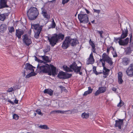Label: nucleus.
I'll return each mask as SVG.
<instances>
[{
    "instance_id": "f257e3e1",
    "label": "nucleus",
    "mask_w": 133,
    "mask_h": 133,
    "mask_svg": "<svg viewBox=\"0 0 133 133\" xmlns=\"http://www.w3.org/2000/svg\"><path fill=\"white\" fill-rule=\"evenodd\" d=\"M27 14L29 19L34 20L37 18L38 12L36 8L31 7L27 11Z\"/></svg>"
},
{
    "instance_id": "f03ea898",
    "label": "nucleus",
    "mask_w": 133,
    "mask_h": 133,
    "mask_svg": "<svg viewBox=\"0 0 133 133\" xmlns=\"http://www.w3.org/2000/svg\"><path fill=\"white\" fill-rule=\"evenodd\" d=\"M31 29H34V37L36 39L39 37V35L42 30L41 26H39V24H31Z\"/></svg>"
},
{
    "instance_id": "7ed1b4c3",
    "label": "nucleus",
    "mask_w": 133,
    "mask_h": 133,
    "mask_svg": "<svg viewBox=\"0 0 133 133\" xmlns=\"http://www.w3.org/2000/svg\"><path fill=\"white\" fill-rule=\"evenodd\" d=\"M81 11L79 14L78 15V18L80 23L85 24L88 23L89 21L88 16V15L82 14Z\"/></svg>"
},
{
    "instance_id": "20e7f679",
    "label": "nucleus",
    "mask_w": 133,
    "mask_h": 133,
    "mask_svg": "<svg viewBox=\"0 0 133 133\" xmlns=\"http://www.w3.org/2000/svg\"><path fill=\"white\" fill-rule=\"evenodd\" d=\"M71 40L72 39L70 36L66 37L62 44V48L65 49L67 48L69 45Z\"/></svg>"
},
{
    "instance_id": "39448f33",
    "label": "nucleus",
    "mask_w": 133,
    "mask_h": 133,
    "mask_svg": "<svg viewBox=\"0 0 133 133\" xmlns=\"http://www.w3.org/2000/svg\"><path fill=\"white\" fill-rule=\"evenodd\" d=\"M48 40L52 46H54L58 42L57 38L55 34L51 37H48Z\"/></svg>"
},
{
    "instance_id": "423d86ee",
    "label": "nucleus",
    "mask_w": 133,
    "mask_h": 133,
    "mask_svg": "<svg viewBox=\"0 0 133 133\" xmlns=\"http://www.w3.org/2000/svg\"><path fill=\"white\" fill-rule=\"evenodd\" d=\"M38 69H39L40 72L43 73H46L50 69V67L49 65L47 64L45 65L39 66L38 65L37 66Z\"/></svg>"
},
{
    "instance_id": "0eeeda50",
    "label": "nucleus",
    "mask_w": 133,
    "mask_h": 133,
    "mask_svg": "<svg viewBox=\"0 0 133 133\" xmlns=\"http://www.w3.org/2000/svg\"><path fill=\"white\" fill-rule=\"evenodd\" d=\"M70 67L74 71V72L77 73H78V72L80 71L81 68V66H78L76 63L75 62L73 63L70 66Z\"/></svg>"
},
{
    "instance_id": "6e6552de",
    "label": "nucleus",
    "mask_w": 133,
    "mask_h": 133,
    "mask_svg": "<svg viewBox=\"0 0 133 133\" xmlns=\"http://www.w3.org/2000/svg\"><path fill=\"white\" fill-rule=\"evenodd\" d=\"M126 74L128 76H133V63L130 64L126 71Z\"/></svg>"
},
{
    "instance_id": "1a4fd4ad",
    "label": "nucleus",
    "mask_w": 133,
    "mask_h": 133,
    "mask_svg": "<svg viewBox=\"0 0 133 133\" xmlns=\"http://www.w3.org/2000/svg\"><path fill=\"white\" fill-rule=\"evenodd\" d=\"M75 110V109L72 110H68L66 111H61L59 110H56L52 111L51 112L52 113H61V114H72L74 110Z\"/></svg>"
},
{
    "instance_id": "9d476101",
    "label": "nucleus",
    "mask_w": 133,
    "mask_h": 133,
    "mask_svg": "<svg viewBox=\"0 0 133 133\" xmlns=\"http://www.w3.org/2000/svg\"><path fill=\"white\" fill-rule=\"evenodd\" d=\"M23 41L27 46H29L32 43L31 38L28 36L27 34H25L24 35Z\"/></svg>"
},
{
    "instance_id": "9b49d317",
    "label": "nucleus",
    "mask_w": 133,
    "mask_h": 133,
    "mask_svg": "<svg viewBox=\"0 0 133 133\" xmlns=\"http://www.w3.org/2000/svg\"><path fill=\"white\" fill-rule=\"evenodd\" d=\"M120 38H117L116 39L117 40H119L118 43L120 45H124L128 44L129 41V38L127 37L124 40H122Z\"/></svg>"
},
{
    "instance_id": "f8f14e48",
    "label": "nucleus",
    "mask_w": 133,
    "mask_h": 133,
    "mask_svg": "<svg viewBox=\"0 0 133 133\" xmlns=\"http://www.w3.org/2000/svg\"><path fill=\"white\" fill-rule=\"evenodd\" d=\"M95 62V59L94 58L92 52L90 54L89 57L87 59V64H93Z\"/></svg>"
},
{
    "instance_id": "ddd939ff",
    "label": "nucleus",
    "mask_w": 133,
    "mask_h": 133,
    "mask_svg": "<svg viewBox=\"0 0 133 133\" xmlns=\"http://www.w3.org/2000/svg\"><path fill=\"white\" fill-rule=\"evenodd\" d=\"M102 57V58L100 59L99 61L101 62L102 64H105V62L109 58V57L105 52H104L103 54Z\"/></svg>"
},
{
    "instance_id": "4468645a",
    "label": "nucleus",
    "mask_w": 133,
    "mask_h": 133,
    "mask_svg": "<svg viewBox=\"0 0 133 133\" xmlns=\"http://www.w3.org/2000/svg\"><path fill=\"white\" fill-rule=\"evenodd\" d=\"M123 119H119L118 120H116L115 121V126L116 127H118L119 129H121L122 128V126L123 124Z\"/></svg>"
},
{
    "instance_id": "2eb2a0df",
    "label": "nucleus",
    "mask_w": 133,
    "mask_h": 133,
    "mask_svg": "<svg viewBox=\"0 0 133 133\" xmlns=\"http://www.w3.org/2000/svg\"><path fill=\"white\" fill-rule=\"evenodd\" d=\"M121 30L122 31V33L121 37L118 38L121 39H124L128 36V31L127 27H126V29H124V30L122 29H121Z\"/></svg>"
},
{
    "instance_id": "dca6fc26",
    "label": "nucleus",
    "mask_w": 133,
    "mask_h": 133,
    "mask_svg": "<svg viewBox=\"0 0 133 133\" xmlns=\"http://www.w3.org/2000/svg\"><path fill=\"white\" fill-rule=\"evenodd\" d=\"M7 0H0V7L1 9L8 7L7 4Z\"/></svg>"
},
{
    "instance_id": "f3484780",
    "label": "nucleus",
    "mask_w": 133,
    "mask_h": 133,
    "mask_svg": "<svg viewBox=\"0 0 133 133\" xmlns=\"http://www.w3.org/2000/svg\"><path fill=\"white\" fill-rule=\"evenodd\" d=\"M130 61V59L129 58L125 57L122 59V63L123 65L126 66L129 64Z\"/></svg>"
},
{
    "instance_id": "a211bd4d",
    "label": "nucleus",
    "mask_w": 133,
    "mask_h": 133,
    "mask_svg": "<svg viewBox=\"0 0 133 133\" xmlns=\"http://www.w3.org/2000/svg\"><path fill=\"white\" fill-rule=\"evenodd\" d=\"M122 72H119L118 74V83L120 84H122L123 82V80L122 79Z\"/></svg>"
},
{
    "instance_id": "6ab92c4d",
    "label": "nucleus",
    "mask_w": 133,
    "mask_h": 133,
    "mask_svg": "<svg viewBox=\"0 0 133 133\" xmlns=\"http://www.w3.org/2000/svg\"><path fill=\"white\" fill-rule=\"evenodd\" d=\"M57 38L58 41H59L60 40L62 41L64 39V35L62 34V33H59L58 34H55Z\"/></svg>"
},
{
    "instance_id": "aec40b11",
    "label": "nucleus",
    "mask_w": 133,
    "mask_h": 133,
    "mask_svg": "<svg viewBox=\"0 0 133 133\" xmlns=\"http://www.w3.org/2000/svg\"><path fill=\"white\" fill-rule=\"evenodd\" d=\"M24 33V31L23 30H16V35L19 38H21V36Z\"/></svg>"
},
{
    "instance_id": "412c9836",
    "label": "nucleus",
    "mask_w": 133,
    "mask_h": 133,
    "mask_svg": "<svg viewBox=\"0 0 133 133\" xmlns=\"http://www.w3.org/2000/svg\"><path fill=\"white\" fill-rule=\"evenodd\" d=\"M105 64H102V66L103 67V69L104 71H103V75L105 76H108L109 75V72L110 70L107 68L105 66Z\"/></svg>"
},
{
    "instance_id": "4be33fe9",
    "label": "nucleus",
    "mask_w": 133,
    "mask_h": 133,
    "mask_svg": "<svg viewBox=\"0 0 133 133\" xmlns=\"http://www.w3.org/2000/svg\"><path fill=\"white\" fill-rule=\"evenodd\" d=\"M51 71L52 72V75L55 76L57 74L56 73V68L52 65H50Z\"/></svg>"
},
{
    "instance_id": "5701e85b",
    "label": "nucleus",
    "mask_w": 133,
    "mask_h": 133,
    "mask_svg": "<svg viewBox=\"0 0 133 133\" xmlns=\"http://www.w3.org/2000/svg\"><path fill=\"white\" fill-rule=\"evenodd\" d=\"M9 14L8 13H5L3 14H0V20L3 21L5 19L6 17L8 16Z\"/></svg>"
},
{
    "instance_id": "b1692460",
    "label": "nucleus",
    "mask_w": 133,
    "mask_h": 133,
    "mask_svg": "<svg viewBox=\"0 0 133 133\" xmlns=\"http://www.w3.org/2000/svg\"><path fill=\"white\" fill-rule=\"evenodd\" d=\"M7 27L6 25L4 24H2L0 26V32H4L7 28Z\"/></svg>"
},
{
    "instance_id": "393cba45",
    "label": "nucleus",
    "mask_w": 133,
    "mask_h": 133,
    "mask_svg": "<svg viewBox=\"0 0 133 133\" xmlns=\"http://www.w3.org/2000/svg\"><path fill=\"white\" fill-rule=\"evenodd\" d=\"M53 91L51 89H46L44 91V94H49L50 96H52L53 95Z\"/></svg>"
},
{
    "instance_id": "a878e982",
    "label": "nucleus",
    "mask_w": 133,
    "mask_h": 133,
    "mask_svg": "<svg viewBox=\"0 0 133 133\" xmlns=\"http://www.w3.org/2000/svg\"><path fill=\"white\" fill-rule=\"evenodd\" d=\"M88 89L87 91L84 92V94H83V96H86L87 95L91 94L93 90V89H91L90 87H88Z\"/></svg>"
},
{
    "instance_id": "bb28decb",
    "label": "nucleus",
    "mask_w": 133,
    "mask_h": 133,
    "mask_svg": "<svg viewBox=\"0 0 133 133\" xmlns=\"http://www.w3.org/2000/svg\"><path fill=\"white\" fill-rule=\"evenodd\" d=\"M33 66L31 64L29 63L26 64V66L25 67L26 69L27 70H29L32 71H34Z\"/></svg>"
},
{
    "instance_id": "cd10ccee",
    "label": "nucleus",
    "mask_w": 133,
    "mask_h": 133,
    "mask_svg": "<svg viewBox=\"0 0 133 133\" xmlns=\"http://www.w3.org/2000/svg\"><path fill=\"white\" fill-rule=\"evenodd\" d=\"M65 72L63 71H61L58 74L57 77L60 79H63L64 77H65Z\"/></svg>"
},
{
    "instance_id": "c85d7f7f",
    "label": "nucleus",
    "mask_w": 133,
    "mask_h": 133,
    "mask_svg": "<svg viewBox=\"0 0 133 133\" xmlns=\"http://www.w3.org/2000/svg\"><path fill=\"white\" fill-rule=\"evenodd\" d=\"M125 50V52L127 55H130L132 52L131 48L130 46L126 48Z\"/></svg>"
},
{
    "instance_id": "c756f323",
    "label": "nucleus",
    "mask_w": 133,
    "mask_h": 133,
    "mask_svg": "<svg viewBox=\"0 0 133 133\" xmlns=\"http://www.w3.org/2000/svg\"><path fill=\"white\" fill-rule=\"evenodd\" d=\"M71 46H75L78 43V41L76 39H72L71 41Z\"/></svg>"
},
{
    "instance_id": "7c9ffc66",
    "label": "nucleus",
    "mask_w": 133,
    "mask_h": 133,
    "mask_svg": "<svg viewBox=\"0 0 133 133\" xmlns=\"http://www.w3.org/2000/svg\"><path fill=\"white\" fill-rule=\"evenodd\" d=\"M42 14L44 18H46V19L49 18L50 16L46 11H42Z\"/></svg>"
},
{
    "instance_id": "2f4dec72",
    "label": "nucleus",
    "mask_w": 133,
    "mask_h": 133,
    "mask_svg": "<svg viewBox=\"0 0 133 133\" xmlns=\"http://www.w3.org/2000/svg\"><path fill=\"white\" fill-rule=\"evenodd\" d=\"M89 113H86V112H84L82 114L81 117L83 119H87L89 118Z\"/></svg>"
},
{
    "instance_id": "473e14b6",
    "label": "nucleus",
    "mask_w": 133,
    "mask_h": 133,
    "mask_svg": "<svg viewBox=\"0 0 133 133\" xmlns=\"http://www.w3.org/2000/svg\"><path fill=\"white\" fill-rule=\"evenodd\" d=\"M99 90L101 93H102L105 92L107 90V88L104 87H101L99 88Z\"/></svg>"
},
{
    "instance_id": "72a5a7b5",
    "label": "nucleus",
    "mask_w": 133,
    "mask_h": 133,
    "mask_svg": "<svg viewBox=\"0 0 133 133\" xmlns=\"http://www.w3.org/2000/svg\"><path fill=\"white\" fill-rule=\"evenodd\" d=\"M36 75V74L34 72H31L28 74L27 75L25 76V78H29L32 76H35Z\"/></svg>"
},
{
    "instance_id": "f704fd0d",
    "label": "nucleus",
    "mask_w": 133,
    "mask_h": 133,
    "mask_svg": "<svg viewBox=\"0 0 133 133\" xmlns=\"http://www.w3.org/2000/svg\"><path fill=\"white\" fill-rule=\"evenodd\" d=\"M106 62L110 66H111L113 64V62L112 61V59L110 57H109Z\"/></svg>"
},
{
    "instance_id": "c9c22d12",
    "label": "nucleus",
    "mask_w": 133,
    "mask_h": 133,
    "mask_svg": "<svg viewBox=\"0 0 133 133\" xmlns=\"http://www.w3.org/2000/svg\"><path fill=\"white\" fill-rule=\"evenodd\" d=\"M63 67L64 69V70L67 72H72V71L70 67L69 68L67 66H63Z\"/></svg>"
},
{
    "instance_id": "e433bc0d",
    "label": "nucleus",
    "mask_w": 133,
    "mask_h": 133,
    "mask_svg": "<svg viewBox=\"0 0 133 133\" xmlns=\"http://www.w3.org/2000/svg\"><path fill=\"white\" fill-rule=\"evenodd\" d=\"M39 128L45 130H48L49 129V128L48 126L46 125H40L39 126Z\"/></svg>"
},
{
    "instance_id": "4c0bfd02",
    "label": "nucleus",
    "mask_w": 133,
    "mask_h": 133,
    "mask_svg": "<svg viewBox=\"0 0 133 133\" xmlns=\"http://www.w3.org/2000/svg\"><path fill=\"white\" fill-rule=\"evenodd\" d=\"M72 75L71 74L69 73H65V77H64L63 79H66L70 78L72 76Z\"/></svg>"
},
{
    "instance_id": "58836bf2",
    "label": "nucleus",
    "mask_w": 133,
    "mask_h": 133,
    "mask_svg": "<svg viewBox=\"0 0 133 133\" xmlns=\"http://www.w3.org/2000/svg\"><path fill=\"white\" fill-rule=\"evenodd\" d=\"M8 29L9 32L11 33H12L15 31L14 28L13 26L9 27Z\"/></svg>"
},
{
    "instance_id": "ea45409f",
    "label": "nucleus",
    "mask_w": 133,
    "mask_h": 133,
    "mask_svg": "<svg viewBox=\"0 0 133 133\" xmlns=\"http://www.w3.org/2000/svg\"><path fill=\"white\" fill-rule=\"evenodd\" d=\"M42 58L46 62H49V57L48 56H42Z\"/></svg>"
},
{
    "instance_id": "a19ab883",
    "label": "nucleus",
    "mask_w": 133,
    "mask_h": 133,
    "mask_svg": "<svg viewBox=\"0 0 133 133\" xmlns=\"http://www.w3.org/2000/svg\"><path fill=\"white\" fill-rule=\"evenodd\" d=\"M97 32L98 33V34H99L100 35V37L101 38H103V37L102 35V34H103L104 32L103 31H98Z\"/></svg>"
},
{
    "instance_id": "79ce46f5",
    "label": "nucleus",
    "mask_w": 133,
    "mask_h": 133,
    "mask_svg": "<svg viewBox=\"0 0 133 133\" xmlns=\"http://www.w3.org/2000/svg\"><path fill=\"white\" fill-rule=\"evenodd\" d=\"M89 43L90 45H91L92 47L95 46L94 42L93 41H92L91 39H90L89 41Z\"/></svg>"
},
{
    "instance_id": "37998d69",
    "label": "nucleus",
    "mask_w": 133,
    "mask_h": 133,
    "mask_svg": "<svg viewBox=\"0 0 133 133\" xmlns=\"http://www.w3.org/2000/svg\"><path fill=\"white\" fill-rule=\"evenodd\" d=\"M56 26V23L54 22V20L53 19H52V24L51 25V28H55Z\"/></svg>"
},
{
    "instance_id": "c03bdc74",
    "label": "nucleus",
    "mask_w": 133,
    "mask_h": 133,
    "mask_svg": "<svg viewBox=\"0 0 133 133\" xmlns=\"http://www.w3.org/2000/svg\"><path fill=\"white\" fill-rule=\"evenodd\" d=\"M124 105V103L120 99V101L119 103L117 105L118 107H121L122 106Z\"/></svg>"
},
{
    "instance_id": "a18cd8bd",
    "label": "nucleus",
    "mask_w": 133,
    "mask_h": 133,
    "mask_svg": "<svg viewBox=\"0 0 133 133\" xmlns=\"http://www.w3.org/2000/svg\"><path fill=\"white\" fill-rule=\"evenodd\" d=\"M19 116L17 114H14L13 115V118L16 120H18L19 118Z\"/></svg>"
},
{
    "instance_id": "49530a36",
    "label": "nucleus",
    "mask_w": 133,
    "mask_h": 133,
    "mask_svg": "<svg viewBox=\"0 0 133 133\" xmlns=\"http://www.w3.org/2000/svg\"><path fill=\"white\" fill-rule=\"evenodd\" d=\"M112 49H114L113 47L112 46H110V47H107V52L108 54H109L110 51Z\"/></svg>"
},
{
    "instance_id": "de8ad7c7",
    "label": "nucleus",
    "mask_w": 133,
    "mask_h": 133,
    "mask_svg": "<svg viewBox=\"0 0 133 133\" xmlns=\"http://www.w3.org/2000/svg\"><path fill=\"white\" fill-rule=\"evenodd\" d=\"M100 94H101V93H100V91L98 89L95 93L94 94L95 96H96Z\"/></svg>"
},
{
    "instance_id": "09e8293b",
    "label": "nucleus",
    "mask_w": 133,
    "mask_h": 133,
    "mask_svg": "<svg viewBox=\"0 0 133 133\" xmlns=\"http://www.w3.org/2000/svg\"><path fill=\"white\" fill-rule=\"evenodd\" d=\"M92 49H91V51H92L94 53H96V48L95 47V46L92 47Z\"/></svg>"
},
{
    "instance_id": "8fccbe9b",
    "label": "nucleus",
    "mask_w": 133,
    "mask_h": 133,
    "mask_svg": "<svg viewBox=\"0 0 133 133\" xmlns=\"http://www.w3.org/2000/svg\"><path fill=\"white\" fill-rule=\"evenodd\" d=\"M13 90V88L12 87H11L9 88L7 90V91L8 92H12Z\"/></svg>"
},
{
    "instance_id": "3c124183",
    "label": "nucleus",
    "mask_w": 133,
    "mask_h": 133,
    "mask_svg": "<svg viewBox=\"0 0 133 133\" xmlns=\"http://www.w3.org/2000/svg\"><path fill=\"white\" fill-rule=\"evenodd\" d=\"M36 112L37 114H38L41 115H42V112H41V111L39 109H37L36 111Z\"/></svg>"
},
{
    "instance_id": "603ef678",
    "label": "nucleus",
    "mask_w": 133,
    "mask_h": 133,
    "mask_svg": "<svg viewBox=\"0 0 133 133\" xmlns=\"http://www.w3.org/2000/svg\"><path fill=\"white\" fill-rule=\"evenodd\" d=\"M93 10L94 12H96L98 14H99L100 12V10H96L95 9H93Z\"/></svg>"
},
{
    "instance_id": "864d4df0",
    "label": "nucleus",
    "mask_w": 133,
    "mask_h": 133,
    "mask_svg": "<svg viewBox=\"0 0 133 133\" xmlns=\"http://www.w3.org/2000/svg\"><path fill=\"white\" fill-rule=\"evenodd\" d=\"M113 57H116L117 56V55L116 52H114L113 53Z\"/></svg>"
},
{
    "instance_id": "5fc2aeb1",
    "label": "nucleus",
    "mask_w": 133,
    "mask_h": 133,
    "mask_svg": "<svg viewBox=\"0 0 133 133\" xmlns=\"http://www.w3.org/2000/svg\"><path fill=\"white\" fill-rule=\"evenodd\" d=\"M59 88L61 89L62 90H64V91L65 90H66V89L65 87H63L61 85L59 86Z\"/></svg>"
},
{
    "instance_id": "6e6d98bb",
    "label": "nucleus",
    "mask_w": 133,
    "mask_h": 133,
    "mask_svg": "<svg viewBox=\"0 0 133 133\" xmlns=\"http://www.w3.org/2000/svg\"><path fill=\"white\" fill-rule=\"evenodd\" d=\"M68 2L66 0H63L62 1V4L64 5Z\"/></svg>"
},
{
    "instance_id": "4d7b16f0",
    "label": "nucleus",
    "mask_w": 133,
    "mask_h": 133,
    "mask_svg": "<svg viewBox=\"0 0 133 133\" xmlns=\"http://www.w3.org/2000/svg\"><path fill=\"white\" fill-rule=\"evenodd\" d=\"M46 73H48V75H52V72L51 71L50 69L48 72H47Z\"/></svg>"
},
{
    "instance_id": "13d9d810",
    "label": "nucleus",
    "mask_w": 133,
    "mask_h": 133,
    "mask_svg": "<svg viewBox=\"0 0 133 133\" xmlns=\"http://www.w3.org/2000/svg\"><path fill=\"white\" fill-rule=\"evenodd\" d=\"M8 102H9V103H11L13 105L14 104V102L12 101H11L9 99L8 100Z\"/></svg>"
},
{
    "instance_id": "bf43d9fd",
    "label": "nucleus",
    "mask_w": 133,
    "mask_h": 133,
    "mask_svg": "<svg viewBox=\"0 0 133 133\" xmlns=\"http://www.w3.org/2000/svg\"><path fill=\"white\" fill-rule=\"evenodd\" d=\"M94 72L96 75H98L101 73L100 72H97L96 70Z\"/></svg>"
},
{
    "instance_id": "052dcab7",
    "label": "nucleus",
    "mask_w": 133,
    "mask_h": 133,
    "mask_svg": "<svg viewBox=\"0 0 133 133\" xmlns=\"http://www.w3.org/2000/svg\"><path fill=\"white\" fill-rule=\"evenodd\" d=\"M112 90L114 91L115 92L116 91L117 89L115 87H112Z\"/></svg>"
},
{
    "instance_id": "680f3d73",
    "label": "nucleus",
    "mask_w": 133,
    "mask_h": 133,
    "mask_svg": "<svg viewBox=\"0 0 133 133\" xmlns=\"http://www.w3.org/2000/svg\"><path fill=\"white\" fill-rule=\"evenodd\" d=\"M18 100H17L16 99H15L14 100V102L16 104H17L18 103Z\"/></svg>"
},
{
    "instance_id": "e2e57ef3",
    "label": "nucleus",
    "mask_w": 133,
    "mask_h": 133,
    "mask_svg": "<svg viewBox=\"0 0 133 133\" xmlns=\"http://www.w3.org/2000/svg\"><path fill=\"white\" fill-rule=\"evenodd\" d=\"M93 72H94L95 71H96V66H94L93 67Z\"/></svg>"
},
{
    "instance_id": "0e129e2a",
    "label": "nucleus",
    "mask_w": 133,
    "mask_h": 133,
    "mask_svg": "<svg viewBox=\"0 0 133 133\" xmlns=\"http://www.w3.org/2000/svg\"><path fill=\"white\" fill-rule=\"evenodd\" d=\"M22 74L23 76V77H24L25 76V71H23L22 72Z\"/></svg>"
},
{
    "instance_id": "69168bd1",
    "label": "nucleus",
    "mask_w": 133,
    "mask_h": 133,
    "mask_svg": "<svg viewBox=\"0 0 133 133\" xmlns=\"http://www.w3.org/2000/svg\"><path fill=\"white\" fill-rule=\"evenodd\" d=\"M85 10L86 11V12L88 14H89L90 13V12L88 10H87V9H85Z\"/></svg>"
},
{
    "instance_id": "338daca9",
    "label": "nucleus",
    "mask_w": 133,
    "mask_h": 133,
    "mask_svg": "<svg viewBox=\"0 0 133 133\" xmlns=\"http://www.w3.org/2000/svg\"><path fill=\"white\" fill-rule=\"evenodd\" d=\"M78 73H79V74L80 75H81L82 74V72H81V70H80V71L78 72Z\"/></svg>"
},
{
    "instance_id": "774afa93",
    "label": "nucleus",
    "mask_w": 133,
    "mask_h": 133,
    "mask_svg": "<svg viewBox=\"0 0 133 133\" xmlns=\"http://www.w3.org/2000/svg\"><path fill=\"white\" fill-rule=\"evenodd\" d=\"M130 41H131V39L132 38V35L131 34V36L130 37Z\"/></svg>"
}]
</instances>
